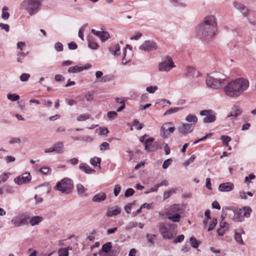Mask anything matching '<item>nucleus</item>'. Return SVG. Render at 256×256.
I'll return each mask as SVG.
<instances>
[{"mask_svg": "<svg viewBox=\"0 0 256 256\" xmlns=\"http://www.w3.org/2000/svg\"><path fill=\"white\" fill-rule=\"evenodd\" d=\"M250 87L249 80L244 77L232 80L224 87V94L230 98H237L244 94Z\"/></svg>", "mask_w": 256, "mask_h": 256, "instance_id": "f257e3e1", "label": "nucleus"}, {"mask_svg": "<svg viewBox=\"0 0 256 256\" xmlns=\"http://www.w3.org/2000/svg\"><path fill=\"white\" fill-rule=\"evenodd\" d=\"M216 29L200 24L197 29V34L200 39L208 42L212 40L216 36Z\"/></svg>", "mask_w": 256, "mask_h": 256, "instance_id": "f03ea898", "label": "nucleus"}, {"mask_svg": "<svg viewBox=\"0 0 256 256\" xmlns=\"http://www.w3.org/2000/svg\"><path fill=\"white\" fill-rule=\"evenodd\" d=\"M226 79V76L222 73H216L214 76L208 75L206 79V85L209 88L218 89L221 88Z\"/></svg>", "mask_w": 256, "mask_h": 256, "instance_id": "7ed1b4c3", "label": "nucleus"}, {"mask_svg": "<svg viewBox=\"0 0 256 256\" xmlns=\"http://www.w3.org/2000/svg\"><path fill=\"white\" fill-rule=\"evenodd\" d=\"M41 2L42 0H24L20 7L22 10H26L32 16L38 11Z\"/></svg>", "mask_w": 256, "mask_h": 256, "instance_id": "20e7f679", "label": "nucleus"}, {"mask_svg": "<svg viewBox=\"0 0 256 256\" xmlns=\"http://www.w3.org/2000/svg\"><path fill=\"white\" fill-rule=\"evenodd\" d=\"M158 228L160 233L164 239H172L176 234L174 224L161 222L159 224Z\"/></svg>", "mask_w": 256, "mask_h": 256, "instance_id": "39448f33", "label": "nucleus"}, {"mask_svg": "<svg viewBox=\"0 0 256 256\" xmlns=\"http://www.w3.org/2000/svg\"><path fill=\"white\" fill-rule=\"evenodd\" d=\"M228 210H232L234 213L233 220L236 222H242L244 220V218L250 216L252 210L250 208L243 207L242 208H227Z\"/></svg>", "mask_w": 256, "mask_h": 256, "instance_id": "423d86ee", "label": "nucleus"}, {"mask_svg": "<svg viewBox=\"0 0 256 256\" xmlns=\"http://www.w3.org/2000/svg\"><path fill=\"white\" fill-rule=\"evenodd\" d=\"M73 188V182L68 178H64L56 185L54 188L62 193L68 194L71 192Z\"/></svg>", "mask_w": 256, "mask_h": 256, "instance_id": "0eeeda50", "label": "nucleus"}, {"mask_svg": "<svg viewBox=\"0 0 256 256\" xmlns=\"http://www.w3.org/2000/svg\"><path fill=\"white\" fill-rule=\"evenodd\" d=\"M29 219V216L26 214H20L14 216L10 222L14 226L20 227L28 224Z\"/></svg>", "mask_w": 256, "mask_h": 256, "instance_id": "6e6552de", "label": "nucleus"}, {"mask_svg": "<svg viewBox=\"0 0 256 256\" xmlns=\"http://www.w3.org/2000/svg\"><path fill=\"white\" fill-rule=\"evenodd\" d=\"M175 64L171 57L167 56L164 58L158 64V70L160 72H169L174 68Z\"/></svg>", "mask_w": 256, "mask_h": 256, "instance_id": "1a4fd4ad", "label": "nucleus"}, {"mask_svg": "<svg viewBox=\"0 0 256 256\" xmlns=\"http://www.w3.org/2000/svg\"><path fill=\"white\" fill-rule=\"evenodd\" d=\"M172 124L171 122H166L163 124L160 130V135L163 138H168L170 134L173 133L176 128L174 126H170Z\"/></svg>", "mask_w": 256, "mask_h": 256, "instance_id": "9d476101", "label": "nucleus"}, {"mask_svg": "<svg viewBox=\"0 0 256 256\" xmlns=\"http://www.w3.org/2000/svg\"><path fill=\"white\" fill-rule=\"evenodd\" d=\"M200 24L218 30L216 19L215 16L213 15H208L206 16L204 18L202 22Z\"/></svg>", "mask_w": 256, "mask_h": 256, "instance_id": "9b49d317", "label": "nucleus"}, {"mask_svg": "<svg viewBox=\"0 0 256 256\" xmlns=\"http://www.w3.org/2000/svg\"><path fill=\"white\" fill-rule=\"evenodd\" d=\"M158 46L156 42L151 40H146L139 47V49L146 52H150L156 50Z\"/></svg>", "mask_w": 256, "mask_h": 256, "instance_id": "f8f14e48", "label": "nucleus"}, {"mask_svg": "<svg viewBox=\"0 0 256 256\" xmlns=\"http://www.w3.org/2000/svg\"><path fill=\"white\" fill-rule=\"evenodd\" d=\"M31 179L32 177L30 173L26 172L16 178L14 181L18 185H22L29 182Z\"/></svg>", "mask_w": 256, "mask_h": 256, "instance_id": "ddd939ff", "label": "nucleus"}, {"mask_svg": "<svg viewBox=\"0 0 256 256\" xmlns=\"http://www.w3.org/2000/svg\"><path fill=\"white\" fill-rule=\"evenodd\" d=\"M192 126L188 123H184L178 126V132L183 135H186L192 132Z\"/></svg>", "mask_w": 256, "mask_h": 256, "instance_id": "4468645a", "label": "nucleus"}, {"mask_svg": "<svg viewBox=\"0 0 256 256\" xmlns=\"http://www.w3.org/2000/svg\"><path fill=\"white\" fill-rule=\"evenodd\" d=\"M154 138H150L146 140L144 142L145 150L148 152H154L158 150V148L155 144H152Z\"/></svg>", "mask_w": 256, "mask_h": 256, "instance_id": "2eb2a0df", "label": "nucleus"}, {"mask_svg": "<svg viewBox=\"0 0 256 256\" xmlns=\"http://www.w3.org/2000/svg\"><path fill=\"white\" fill-rule=\"evenodd\" d=\"M91 31L92 34L98 37L102 42H105L110 38V34L107 32L98 31L94 29H92Z\"/></svg>", "mask_w": 256, "mask_h": 256, "instance_id": "dca6fc26", "label": "nucleus"}, {"mask_svg": "<svg viewBox=\"0 0 256 256\" xmlns=\"http://www.w3.org/2000/svg\"><path fill=\"white\" fill-rule=\"evenodd\" d=\"M233 4L234 7L242 13L244 16H248V10L245 6L237 2H234Z\"/></svg>", "mask_w": 256, "mask_h": 256, "instance_id": "f3484780", "label": "nucleus"}, {"mask_svg": "<svg viewBox=\"0 0 256 256\" xmlns=\"http://www.w3.org/2000/svg\"><path fill=\"white\" fill-rule=\"evenodd\" d=\"M234 188V184L230 182L221 184L218 186V190L222 192H228Z\"/></svg>", "mask_w": 256, "mask_h": 256, "instance_id": "a211bd4d", "label": "nucleus"}, {"mask_svg": "<svg viewBox=\"0 0 256 256\" xmlns=\"http://www.w3.org/2000/svg\"><path fill=\"white\" fill-rule=\"evenodd\" d=\"M180 211V205L178 204H174L170 206L167 210L166 213V216H171L176 214H179L178 212Z\"/></svg>", "mask_w": 256, "mask_h": 256, "instance_id": "6ab92c4d", "label": "nucleus"}, {"mask_svg": "<svg viewBox=\"0 0 256 256\" xmlns=\"http://www.w3.org/2000/svg\"><path fill=\"white\" fill-rule=\"evenodd\" d=\"M121 212V208L118 206H114L109 208L106 211V216L108 217H112L119 214Z\"/></svg>", "mask_w": 256, "mask_h": 256, "instance_id": "aec40b11", "label": "nucleus"}, {"mask_svg": "<svg viewBox=\"0 0 256 256\" xmlns=\"http://www.w3.org/2000/svg\"><path fill=\"white\" fill-rule=\"evenodd\" d=\"M186 120L188 124L193 126L197 122L198 118L195 114H190L186 117Z\"/></svg>", "mask_w": 256, "mask_h": 256, "instance_id": "412c9836", "label": "nucleus"}, {"mask_svg": "<svg viewBox=\"0 0 256 256\" xmlns=\"http://www.w3.org/2000/svg\"><path fill=\"white\" fill-rule=\"evenodd\" d=\"M54 152L57 154H62L64 152V142H58L53 146Z\"/></svg>", "mask_w": 256, "mask_h": 256, "instance_id": "4be33fe9", "label": "nucleus"}, {"mask_svg": "<svg viewBox=\"0 0 256 256\" xmlns=\"http://www.w3.org/2000/svg\"><path fill=\"white\" fill-rule=\"evenodd\" d=\"M186 74L188 76H198L200 72L194 68L188 66L186 69Z\"/></svg>", "mask_w": 256, "mask_h": 256, "instance_id": "5701e85b", "label": "nucleus"}, {"mask_svg": "<svg viewBox=\"0 0 256 256\" xmlns=\"http://www.w3.org/2000/svg\"><path fill=\"white\" fill-rule=\"evenodd\" d=\"M106 194L104 192H100L94 195L92 198V200L94 202H100L106 199Z\"/></svg>", "mask_w": 256, "mask_h": 256, "instance_id": "b1692460", "label": "nucleus"}, {"mask_svg": "<svg viewBox=\"0 0 256 256\" xmlns=\"http://www.w3.org/2000/svg\"><path fill=\"white\" fill-rule=\"evenodd\" d=\"M244 234V232L243 230H240V232H236L234 234L235 240L238 243L242 245L244 244V242L242 238V234Z\"/></svg>", "mask_w": 256, "mask_h": 256, "instance_id": "393cba45", "label": "nucleus"}, {"mask_svg": "<svg viewBox=\"0 0 256 256\" xmlns=\"http://www.w3.org/2000/svg\"><path fill=\"white\" fill-rule=\"evenodd\" d=\"M80 168L84 171L86 174H92L94 173L95 170L92 168L88 165L84 164L82 163L79 166Z\"/></svg>", "mask_w": 256, "mask_h": 256, "instance_id": "a878e982", "label": "nucleus"}, {"mask_svg": "<svg viewBox=\"0 0 256 256\" xmlns=\"http://www.w3.org/2000/svg\"><path fill=\"white\" fill-rule=\"evenodd\" d=\"M138 226L140 228H142L144 226V224L141 222H129L128 225L126 227V230H130Z\"/></svg>", "mask_w": 256, "mask_h": 256, "instance_id": "bb28decb", "label": "nucleus"}, {"mask_svg": "<svg viewBox=\"0 0 256 256\" xmlns=\"http://www.w3.org/2000/svg\"><path fill=\"white\" fill-rule=\"evenodd\" d=\"M120 50V46L118 44L109 48L110 52L114 56H118L120 55V53L118 52Z\"/></svg>", "mask_w": 256, "mask_h": 256, "instance_id": "cd10ccee", "label": "nucleus"}, {"mask_svg": "<svg viewBox=\"0 0 256 256\" xmlns=\"http://www.w3.org/2000/svg\"><path fill=\"white\" fill-rule=\"evenodd\" d=\"M43 220V218L40 216H35L31 218L30 222L32 226L38 224Z\"/></svg>", "mask_w": 256, "mask_h": 256, "instance_id": "c85d7f7f", "label": "nucleus"}, {"mask_svg": "<svg viewBox=\"0 0 256 256\" xmlns=\"http://www.w3.org/2000/svg\"><path fill=\"white\" fill-rule=\"evenodd\" d=\"M216 117L214 114L210 113L203 119V122L204 123L212 122L216 120Z\"/></svg>", "mask_w": 256, "mask_h": 256, "instance_id": "c756f323", "label": "nucleus"}, {"mask_svg": "<svg viewBox=\"0 0 256 256\" xmlns=\"http://www.w3.org/2000/svg\"><path fill=\"white\" fill-rule=\"evenodd\" d=\"M82 70L83 68H82V67L79 66H78L70 67L68 70V72L70 73H76L82 72Z\"/></svg>", "mask_w": 256, "mask_h": 256, "instance_id": "7c9ffc66", "label": "nucleus"}, {"mask_svg": "<svg viewBox=\"0 0 256 256\" xmlns=\"http://www.w3.org/2000/svg\"><path fill=\"white\" fill-rule=\"evenodd\" d=\"M100 158L95 156L90 160V163L94 166H98L100 168Z\"/></svg>", "mask_w": 256, "mask_h": 256, "instance_id": "2f4dec72", "label": "nucleus"}, {"mask_svg": "<svg viewBox=\"0 0 256 256\" xmlns=\"http://www.w3.org/2000/svg\"><path fill=\"white\" fill-rule=\"evenodd\" d=\"M10 17V14L8 12V8L6 6L3 7L2 10V18L4 20H8Z\"/></svg>", "mask_w": 256, "mask_h": 256, "instance_id": "473e14b6", "label": "nucleus"}, {"mask_svg": "<svg viewBox=\"0 0 256 256\" xmlns=\"http://www.w3.org/2000/svg\"><path fill=\"white\" fill-rule=\"evenodd\" d=\"M226 216V214H224V213H222V220L220 222V228L227 230L228 228V223L226 222H225L224 220V218Z\"/></svg>", "mask_w": 256, "mask_h": 256, "instance_id": "72a5a7b5", "label": "nucleus"}, {"mask_svg": "<svg viewBox=\"0 0 256 256\" xmlns=\"http://www.w3.org/2000/svg\"><path fill=\"white\" fill-rule=\"evenodd\" d=\"M182 109L181 108L178 107H174L168 110H167L164 114V116L172 114L173 113L176 112Z\"/></svg>", "mask_w": 256, "mask_h": 256, "instance_id": "f704fd0d", "label": "nucleus"}, {"mask_svg": "<svg viewBox=\"0 0 256 256\" xmlns=\"http://www.w3.org/2000/svg\"><path fill=\"white\" fill-rule=\"evenodd\" d=\"M112 248L111 242H108L102 246V250L106 253H108L110 251Z\"/></svg>", "mask_w": 256, "mask_h": 256, "instance_id": "c9c22d12", "label": "nucleus"}, {"mask_svg": "<svg viewBox=\"0 0 256 256\" xmlns=\"http://www.w3.org/2000/svg\"><path fill=\"white\" fill-rule=\"evenodd\" d=\"M181 218V216L180 214H176L174 215L169 216L168 218L173 222H179Z\"/></svg>", "mask_w": 256, "mask_h": 256, "instance_id": "e433bc0d", "label": "nucleus"}, {"mask_svg": "<svg viewBox=\"0 0 256 256\" xmlns=\"http://www.w3.org/2000/svg\"><path fill=\"white\" fill-rule=\"evenodd\" d=\"M76 190L78 194H84L86 191V189L80 184L76 185Z\"/></svg>", "mask_w": 256, "mask_h": 256, "instance_id": "4c0bfd02", "label": "nucleus"}, {"mask_svg": "<svg viewBox=\"0 0 256 256\" xmlns=\"http://www.w3.org/2000/svg\"><path fill=\"white\" fill-rule=\"evenodd\" d=\"M190 243L192 246L194 248H198L200 244V242H198L194 237L190 238Z\"/></svg>", "mask_w": 256, "mask_h": 256, "instance_id": "58836bf2", "label": "nucleus"}, {"mask_svg": "<svg viewBox=\"0 0 256 256\" xmlns=\"http://www.w3.org/2000/svg\"><path fill=\"white\" fill-rule=\"evenodd\" d=\"M7 98L12 102L18 100L20 99V96L16 94H8Z\"/></svg>", "mask_w": 256, "mask_h": 256, "instance_id": "ea45409f", "label": "nucleus"}, {"mask_svg": "<svg viewBox=\"0 0 256 256\" xmlns=\"http://www.w3.org/2000/svg\"><path fill=\"white\" fill-rule=\"evenodd\" d=\"M88 46L92 49L96 50L98 47V45L96 42H94L90 39H88Z\"/></svg>", "mask_w": 256, "mask_h": 256, "instance_id": "a19ab883", "label": "nucleus"}, {"mask_svg": "<svg viewBox=\"0 0 256 256\" xmlns=\"http://www.w3.org/2000/svg\"><path fill=\"white\" fill-rule=\"evenodd\" d=\"M220 140L225 146H228V142L231 140V138L229 136L223 135L220 136Z\"/></svg>", "mask_w": 256, "mask_h": 256, "instance_id": "79ce46f5", "label": "nucleus"}, {"mask_svg": "<svg viewBox=\"0 0 256 256\" xmlns=\"http://www.w3.org/2000/svg\"><path fill=\"white\" fill-rule=\"evenodd\" d=\"M68 249L64 248H60L58 250V256H68Z\"/></svg>", "mask_w": 256, "mask_h": 256, "instance_id": "37998d69", "label": "nucleus"}, {"mask_svg": "<svg viewBox=\"0 0 256 256\" xmlns=\"http://www.w3.org/2000/svg\"><path fill=\"white\" fill-rule=\"evenodd\" d=\"M90 118V116L88 114H82L78 116L77 117V120L79 122L81 121H84L86 120H88Z\"/></svg>", "mask_w": 256, "mask_h": 256, "instance_id": "c03bdc74", "label": "nucleus"}, {"mask_svg": "<svg viewBox=\"0 0 256 256\" xmlns=\"http://www.w3.org/2000/svg\"><path fill=\"white\" fill-rule=\"evenodd\" d=\"M241 112H242L240 110L236 108L234 110V111L231 112L230 115H228V117L234 116L236 118L239 116L241 114Z\"/></svg>", "mask_w": 256, "mask_h": 256, "instance_id": "a18cd8bd", "label": "nucleus"}, {"mask_svg": "<svg viewBox=\"0 0 256 256\" xmlns=\"http://www.w3.org/2000/svg\"><path fill=\"white\" fill-rule=\"evenodd\" d=\"M26 54L23 52H20L17 54V62H18L22 63V60L24 58Z\"/></svg>", "mask_w": 256, "mask_h": 256, "instance_id": "49530a36", "label": "nucleus"}, {"mask_svg": "<svg viewBox=\"0 0 256 256\" xmlns=\"http://www.w3.org/2000/svg\"><path fill=\"white\" fill-rule=\"evenodd\" d=\"M88 24H84L82 28H80L78 30V36L82 40H84V32L85 28L87 26Z\"/></svg>", "mask_w": 256, "mask_h": 256, "instance_id": "de8ad7c7", "label": "nucleus"}, {"mask_svg": "<svg viewBox=\"0 0 256 256\" xmlns=\"http://www.w3.org/2000/svg\"><path fill=\"white\" fill-rule=\"evenodd\" d=\"M146 237L148 242H150L152 244H154V239L155 238L156 235L148 234H146Z\"/></svg>", "mask_w": 256, "mask_h": 256, "instance_id": "09e8293b", "label": "nucleus"}, {"mask_svg": "<svg viewBox=\"0 0 256 256\" xmlns=\"http://www.w3.org/2000/svg\"><path fill=\"white\" fill-rule=\"evenodd\" d=\"M131 60L130 58L126 56V50H124V57L122 58V62L124 64H126L129 62Z\"/></svg>", "mask_w": 256, "mask_h": 256, "instance_id": "8fccbe9b", "label": "nucleus"}, {"mask_svg": "<svg viewBox=\"0 0 256 256\" xmlns=\"http://www.w3.org/2000/svg\"><path fill=\"white\" fill-rule=\"evenodd\" d=\"M134 190L132 188L127 189L124 192V196L126 197H129L134 194Z\"/></svg>", "mask_w": 256, "mask_h": 256, "instance_id": "3c124183", "label": "nucleus"}, {"mask_svg": "<svg viewBox=\"0 0 256 256\" xmlns=\"http://www.w3.org/2000/svg\"><path fill=\"white\" fill-rule=\"evenodd\" d=\"M8 178V175L6 173H4L0 176V184L4 182Z\"/></svg>", "mask_w": 256, "mask_h": 256, "instance_id": "603ef678", "label": "nucleus"}, {"mask_svg": "<svg viewBox=\"0 0 256 256\" xmlns=\"http://www.w3.org/2000/svg\"><path fill=\"white\" fill-rule=\"evenodd\" d=\"M133 125L134 126H138L137 130H140L144 126L142 124H140V122L138 120L135 119L133 122Z\"/></svg>", "mask_w": 256, "mask_h": 256, "instance_id": "864d4df0", "label": "nucleus"}, {"mask_svg": "<svg viewBox=\"0 0 256 256\" xmlns=\"http://www.w3.org/2000/svg\"><path fill=\"white\" fill-rule=\"evenodd\" d=\"M30 78V74H28L24 73L20 76V80L22 82H26Z\"/></svg>", "mask_w": 256, "mask_h": 256, "instance_id": "5fc2aeb1", "label": "nucleus"}, {"mask_svg": "<svg viewBox=\"0 0 256 256\" xmlns=\"http://www.w3.org/2000/svg\"><path fill=\"white\" fill-rule=\"evenodd\" d=\"M100 150H106L110 148V145L108 142H104L100 144Z\"/></svg>", "mask_w": 256, "mask_h": 256, "instance_id": "6e6d98bb", "label": "nucleus"}, {"mask_svg": "<svg viewBox=\"0 0 256 256\" xmlns=\"http://www.w3.org/2000/svg\"><path fill=\"white\" fill-rule=\"evenodd\" d=\"M158 90V86H150L146 88V91L150 94L154 93Z\"/></svg>", "mask_w": 256, "mask_h": 256, "instance_id": "4d7b16f0", "label": "nucleus"}, {"mask_svg": "<svg viewBox=\"0 0 256 256\" xmlns=\"http://www.w3.org/2000/svg\"><path fill=\"white\" fill-rule=\"evenodd\" d=\"M172 160L170 158H168V159H167L166 160H164L163 163V164H162L163 168H164V169L167 168L169 166L170 164L172 163Z\"/></svg>", "mask_w": 256, "mask_h": 256, "instance_id": "13d9d810", "label": "nucleus"}, {"mask_svg": "<svg viewBox=\"0 0 256 256\" xmlns=\"http://www.w3.org/2000/svg\"><path fill=\"white\" fill-rule=\"evenodd\" d=\"M121 190V186L120 184L116 185L114 188V195L116 196L119 194Z\"/></svg>", "mask_w": 256, "mask_h": 256, "instance_id": "bf43d9fd", "label": "nucleus"}, {"mask_svg": "<svg viewBox=\"0 0 256 256\" xmlns=\"http://www.w3.org/2000/svg\"><path fill=\"white\" fill-rule=\"evenodd\" d=\"M54 48L57 51L61 52L63 50V46L60 42H58L55 44Z\"/></svg>", "mask_w": 256, "mask_h": 256, "instance_id": "052dcab7", "label": "nucleus"}, {"mask_svg": "<svg viewBox=\"0 0 256 256\" xmlns=\"http://www.w3.org/2000/svg\"><path fill=\"white\" fill-rule=\"evenodd\" d=\"M118 114L116 112H109L107 114V116L110 119L114 118L116 117Z\"/></svg>", "mask_w": 256, "mask_h": 256, "instance_id": "680f3d73", "label": "nucleus"}, {"mask_svg": "<svg viewBox=\"0 0 256 256\" xmlns=\"http://www.w3.org/2000/svg\"><path fill=\"white\" fill-rule=\"evenodd\" d=\"M84 98L88 102H90L93 98V94L90 92H88L85 94Z\"/></svg>", "mask_w": 256, "mask_h": 256, "instance_id": "e2e57ef3", "label": "nucleus"}, {"mask_svg": "<svg viewBox=\"0 0 256 256\" xmlns=\"http://www.w3.org/2000/svg\"><path fill=\"white\" fill-rule=\"evenodd\" d=\"M20 140L18 138H12L8 142L10 144H20Z\"/></svg>", "mask_w": 256, "mask_h": 256, "instance_id": "0e129e2a", "label": "nucleus"}, {"mask_svg": "<svg viewBox=\"0 0 256 256\" xmlns=\"http://www.w3.org/2000/svg\"><path fill=\"white\" fill-rule=\"evenodd\" d=\"M217 224V220L216 219H212L211 223L210 224V226L208 228V231L212 230Z\"/></svg>", "mask_w": 256, "mask_h": 256, "instance_id": "69168bd1", "label": "nucleus"}, {"mask_svg": "<svg viewBox=\"0 0 256 256\" xmlns=\"http://www.w3.org/2000/svg\"><path fill=\"white\" fill-rule=\"evenodd\" d=\"M172 192H176V190H170L168 191L165 192L164 194V199L168 198L170 196Z\"/></svg>", "mask_w": 256, "mask_h": 256, "instance_id": "338daca9", "label": "nucleus"}, {"mask_svg": "<svg viewBox=\"0 0 256 256\" xmlns=\"http://www.w3.org/2000/svg\"><path fill=\"white\" fill-rule=\"evenodd\" d=\"M0 28L2 30H5L6 32H8L10 30V26L8 24H4L3 23H0Z\"/></svg>", "mask_w": 256, "mask_h": 256, "instance_id": "774afa93", "label": "nucleus"}]
</instances>
